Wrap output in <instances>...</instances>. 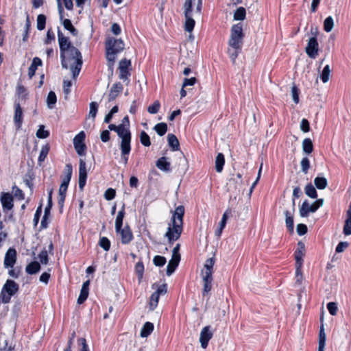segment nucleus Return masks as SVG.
<instances>
[{"mask_svg": "<svg viewBox=\"0 0 351 351\" xmlns=\"http://www.w3.org/2000/svg\"><path fill=\"white\" fill-rule=\"evenodd\" d=\"M62 25L64 27L69 30L73 35L75 36L77 34V30L73 27L71 23V21L69 19H64L62 20Z\"/></svg>", "mask_w": 351, "mask_h": 351, "instance_id": "obj_41", "label": "nucleus"}, {"mask_svg": "<svg viewBox=\"0 0 351 351\" xmlns=\"http://www.w3.org/2000/svg\"><path fill=\"white\" fill-rule=\"evenodd\" d=\"M154 130L159 136H162L166 133L167 130V125L165 123H157L154 126Z\"/></svg>", "mask_w": 351, "mask_h": 351, "instance_id": "obj_38", "label": "nucleus"}, {"mask_svg": "<svg viewBox=\"0 0 351 351\" xmlns=\"http://www.w3.org/2000/svg\"><path fill=\"white\" fill-rule=\"evenodd\" d=\"M184 214V206H179L176 208L172 217V225H169L165 233L170 243L178 240L182 232Z\"/></svg>", "mask_w": 351, "mask_h": 351, "instance_id": "obj_4", "label": "nucleus"}, {"mask_svg": "<svg viewBox=\"0 0 351 351\" xmlns=\"http://www.w3.org/2000/svg\"><path fill=\"white\" fill-rule=\"evenodd\" d=\"M331 70L329 65H326L322 72L320 77L324 83H326L330 78Z\"/></svg>", "mask_w": 351, "mask_h": 351, "instance_id": "obj_42", "label": "nucleus"}, {"mask_svg": "<svg viewBox=\"0 0 351 351\" xmlns=\"http://www.w3.org/2000/svg\"><path fill=\"white\" fill-rule=\"evenodd\" d=\"M108 128L110 130L115 131L121 139L120 143L121 156L123 163L126 165L128 160V155L131 150V133L128 117L125 116L123 117L120 125L110 124Z\"/></svg>", "mask_w": 351, "mask_h": 351, "instance_id": "obj_2", "label": "nucleus"}, {"mask_svg": "<svg viewBox=\"0 0 351 351\" xmlns=\"http://www.w3.org/2000/svg\"><path fill=\"white\" fill-rule=\"evenodd\" d=\"M115 194H116V192H115L114 189H108L106 191V192L104 193V197L107 200H111V199H114V197H115Z\"/></svg>", "mask_w": 351, "mask_h": 351, "instance_id": "obj_62", "label": "nucleus"}, {"mask_svg": "<svg viewBox=\"0 0 351 351\" xmlns=\"http://www.w3.org/2000/svg\"><path fill=\"white\" fill-rule=\"evenodd\" d=\"M300 130L303 132H308L310 130L309 122L306 119H302L300 122Z\"/></svg>", "mask_w": 351, "mask_h": 351, "instance_id": "obj_59", "label": "nucleus"}, {"mask_svg": "<svg viewBox=\"0 0 351 351\" xmlns=\"http://www.w3.org/2000/svg\"><path fill=\"white\" fill-rule=\"evenodd\" d=\"M41 64L42 61L39 58L36 57L33 59L32 63L28 69V75L30 78L34 75L37 67Z\"/></svg>", "mask_w": 351, "mask_h": 351, "instance_id": "obj_25", "label": "nucleus"}, {"mask_svg": "<svg viewBox=\"0 0 351 351\" xmlns=\"http://www.w3.org/2000/svg\"><path fill=\"white\" fill-rule=\"evenodd\" d=\"M285 217H286V219H285L286 226L291 232H293V228H294L293 214L288 210H286L285 212Z\"/></svg>", "mask_w": 351, "mask_h": 351, "instance_id": "obj_26", "label": "nucleus"}, {"mask_svg": "<svg viewBox=\"0 0 351 351\" xmlns=\"http://www.w3.org/2000/svg\"><path fill=\"white\" fill-rule=\"evenodd\" d=\"M160 295L155 292L152 294L149 301V307L151 310H154L158 305Z\"/></svg>", "mask_w": 351, "mask_h": 351, "instance_id": "obj_48", "label": "nucleus"}, {"mask_svg": "<svg viewBox=\"0 0 351 351\" xmlns=\"http://www.w3.org/2000/svg\"><path fill=\"white\" fill-rule=\"evenodd\" d=\"M123 86L121 83H115L112 85L110 88V93L108 95V100L112 101L117 98L119 94L122 91Z\"/></svg>", "mask_w": 351, "mask_h": 351, "instance_id": "obj_19", "label": "nucleus"}, {"mask_svg": "<svg viewBox=\"0 0 351 351\" xmlns=\"http://www.w3.org/2000/svg\"><path fill=\"white\" fill-rule=\"evenodd\" d=\"M335 25L334 19L332 16H328L324 21V29L326 32H330Z\"/></svg>", "mask_w": 351, "mask_h": 351, "instance_id": "obj_32", "label": "nucleus"}, {"mask_svg": "<svg viewBox=\"0 0 351 351\" xmlns=\"http://www.w3.org/2000/svg\"><path fill=\"white\" fill-rule=\"evenodd\" d=\"M300 166L302 171L305 174L307 173L308 170L310 167L309 160L306 157L303 158L300 162Z\"/></svg>", "mask_w": 351, "mask_h": 351, "instance_id": "obj_52", "label": "nucleus"}, {"mask_svg": "<svg viewBox=\"0 0 351 351\" xmlns=\"http://www.w3.org/2000/svg\"><path fill=\"white\" fill-rule=\"evenodd\" d=\"M68 187L61 186L59 189V193H58V204L61 208L63 207L64 202L66 196V192L67 191Z\"/></svg>", "mask_w": 351, "mask_h": 351, "instance_id": "obj_33", "label": "nucleus"}, {"mask_svg": "<svg viewBox=\"0 0 351 351\" xmlns=\"http://www.w3.org/2000/svg\"><path fill=\"white\" fill-rule=\"evenodd\" d=\"M156 167L161 171L165 172L170 171V162L166 157L160 158L156 163Z\"/></svg>", "mask_w": 351, "mask_h": 351, "instance_id": "obj_23", "label": "nucleus"}, {"mask_svg": "<svg viewBox=\"0 0 351 351\" xmlns=\"http://www.w3.org/2000/svg\"><path fill=\"white\" fill-rule=\"evenodd\" d=\"M2 206L7 209H11L12 204V197L9 193H5L1 198Z\"/></svg>", "mask_w": 351, "mask_h": 351, "instance_id": "obj_27", "label": "nucleus"}, {"mask_svg": "<svg viewBox=\"0 0 351 351\" xmlns=\"http://www.w3.org/2000/svg\"><path fill=\"white\" fill-rule=\"evenodd\" d=\"M306 53L311 58H315L317 56L318 43L315 36L309 39L306 47Z\"/></svg>", "mask_w": 351, "mask_h": 351, "instance_id": "obj_16", "label": "nucleus"}, {"mask_svg": "<svg viewBox=\"0 0 351 351\" xmlns=\"http://www.w3.org/2000/svg\"><path fill=\"white\" fill-rule=\"evenodd\" d=\"M244 33L241 23L234 25L231 28L230 37L228 40L229 48L228 52L230 58L234 61L243 44Z\"/></svg>", "mask_w": 351, "mask_h": 351, "instance_id": "obj_5", "label": "nucleus"}, {"mask_svg": "<svg viewBox=\"0 0 351 351\" xmlns=\"http://www.w3.org/2000/svg\"><path fill=\"white\" fill-rule=\"evenodd\" d=\"M212 282L213 281H203L204 282V289L202 291L203 295L208 293L212 289Z\"/></svg>", "mask_w": 351, "mask_h": 351, "instance_id": "obj_64", "label": "nucleus"}, {"mask_svg": "<svg viewBox=\"0 0 351 351\" xmlns=\"http://www.w3.org/2000/svg\"><path fill=\"white\" fill-rule=\"evenodd\" d=\"M302 267V265H295V280L298 284H301L304 278Z\"/></svg>", "mask_w": 351, "mask_h": 351, "instance_id": "obj_49", "label": "nucleus"}, {"mask_svg": "<svg viewBox=\"0 0 351 351\" xmlns=\"http://www.w3.org/2000/svg\"><path fill=\"white\" fill-rule=\"evenodd\" d=\"M169 145L172 147L173 150L179 149L180 143L177 137L172 134H169L167 136Z\"/></svg>", "mask_w": 351, "mask_h": 351, "instance_id": "obj_30", "label": "nucleus"}, {"mask_svg": "<svg viewBox=\"0 0 351 351\" xmlns=\"http://www.w3.org/2000/svg\"><path fill=\"white\" fill-rule=\"evenodd\" d=\"M343 232L346 236L351 234V217H346L343 226Z\"/></svg>", "mask_w": 351, "mask_h": 351, "instance_id": "obj_46", "label": "nucleus"}, {"mask_svg": "<svg viewBox=\"0 0 351 351\" xmlns=\"http://www.w3.org/2000/svg\"><path fill=\"white\" fill-rule=\"evenodd\" d=\"M46 23V17L43 14H39L37 17V29L43 30L45 29Z\"/></svg>", "mask_w": 351, "mask_h": 351, "instance_id": "obj_50", "label": "nucleus"}, {"mask_svg": "<svg viewBox=\"0 0 351 351\" xmlns=\"http://www.w3.org/2000/svg\"><path fill=\"white\" fill-rule=\"evenodd\" d=\"M154 328V324L149 322H145L141 329L140 336L142 338L147 337L153 332Z\"/></svg>", "mask_w": 351, "mask_h": 351, "instance_id": "obj_21", "label": "nucleus"}, {"mask_svg": "<svg viewBox=\"0 0 351 351\" xmlns=\"http://www.w3.org/2000/svg\"><path fill=\"white\" fill-rule=\"evenodd\" d=\"M57 101L56 95L54 92L50 91L47 98V104L49 108L52 109Z\"/></svg>", "mask_w": 351, "mask_h": 351, "instance_id": "obj_37", "label": "nucleus"}, {"mask_svg": "<svg viewBox=\"0 0 351 351\" xmlns=\"http://www.w3.org/2000/svg\"><path fill=\"white\" fill-rule=\"evenodd\" d=\"M72 176V166L71 164H67L65 166L64 175L62 178L61 186L68 187L69 183L71 180Z\"/></svg>", "mask_w": 351, "mask_h": 351, "instance_id": "obj_20", "label": "nucleus"}, {"mask_svg": "<svg viewBox=\"0 0 351 351\" xmlns=\"http://www.w3.org/2000/svg\"><path fill=\"white\" fill-rule=\"evenodd\" d=\"M202 0H185L183 5L184 15V28L185 31L193 30L195 19L201 15Z\"/></svg>", "mask_w": 351, "mask_h": 351, "instance_id": "obj_3", "label": "nucleus"}, {"mask_svg": "<svg viewBox=\"0 0 351 351\" xmlns=\"http://www.w3.org/2000/svg\"><path fill=\"white\" fill-rule=\"evenodd\" d=\"M180 248V245L178 243L173 249L172 250V255L171 258L169 261V263L167 267V275L171 276L174 271L176 270V267L178 266L179 263L180 261V254L179 253Z\"/></svg>", "mask_w": 351, "mask_h": 351, "instance_id": "obj_9", "label": "nucleus"}, {"mask_svg": "<svg viewBox=\"0 0 351 351\" xmlns=\"http://www.w3.org/2000/svg\"><path fill=\"white\" fill-rule=\"evenodd\" d=\"M326 335L324 331V327L322 324L319 329V346L318 348H324L326 344Z\"/></svg>", "mask_w": 351, "mask_h": 351, "instance_id": "obj_34", "label": "nucleus"}, {"mask_svg": "<svg viewBox=\"0 0 351 351\" xmlns=\"http://www.w3.org/2000/svg\"><path fill=\"white\" fill-rule=\"evenodd\" d=\"M327 308L332 315H336L338 311V306L336 302H330L327 304Z\"/></svg>", "mask_w": 351, "mask_h": 351, "instance_id": "obj_54", "label": "nucleus"}, {"mask_svg": "<svg viewBox=\"0 0 351 351\" xmlns=\"http://www.w3.org/2000/svg\"><path fill=\"white\" fill-rule=\"evenodd\" d=\"M36 136L39 138H46L49 136V132L45 130V126L43 125H40L36 133Z\"/></svg>", "mask_w": 351, "mask_h": 351, "instance_id": "obj_44", "label": "nucleus"}, {"mask_svg": "<svg viewBox=\"0 0 351 351\" xmlns=\"http://www.w3.org/2000/svg\"><path fill=\"white\" fill-rule=\"evenodd\" d=\"M124 214H125L124 208H122V209L118 212L117 217H116V220H115L116 231H119L120 228H121V226H122Z\"/></svg>", "mask_w": 351, "mask_h": 351, "instance_id": "obj_31", "label": "nucleus"}, {"mask_svg": "<svg viewBox=\"0 0 351 351\" xmlns=\"http://www.w3.org/2000/svg\"><path fill=\"white\" fill-rule=\"evenodd\" d=\"M88 295V290L81 289L80 294L77 299V303L82 304L87 298Z\"/></svg>", "mask_w": 351, "mask_h": 351, "instance_id": "obj_56", "label": "nucleus"}, {"mask_svg": "<svg viewBox=\"0 0 351 351\" xmlns=\"http://www.w3.org/2000/svg\"><path fill=\"white\" fill-rule=\"evenodd\" d=\"M131 66V61L125 58L122 59L119 65V78L121 80H128L130 73L128 71L129 67Z\"/></svg>", "mask_w": 351, "mask_h": 351, "instance_id": "obj_14", "label": "nucleus"}, {"mask_svg": "<svg viewBox=\"0 0 351 351\" xmlns=\"http://www.w3.org/2000/svg\"><path fill=\"white\" fill-rule=\"evenodd\" d=\"M160 108V104L159 101L156 100L154 102V104L152 105H150L149 106H148L147 111L149 113L154 114L158 112Z\"/></svg>", "mask_w": 351, "mask_h": 351, "instance_id": "obj_51", "label": "nucleus"}, {"mask_svg": "<svg viewBox=\"0 0 351 351\" xmlns=\"http://www.w3.org/2000/svg\"><path fill=\"white\" fill-rule=\"evenodd\" d=\"M124 49V43L121 39L108 38L106 42V56L108 61V66L112 69L117 58V54Z\"/></svg>", "mask_w": 351, "mask_h": 351, "instance_id": "obj_6", "label": "nucleus"}, {"mask_svg": "<svg viewBox=\"0 0 351 351\" xmlns=\"http://www.w3.org/2000/svg\"><path fill=\"white\" fill-rule=\"evenodd\" d=\"M116 232L120 235L123 244H128L133 239L132 232L128 226L120 228V230Z\"/></svg>", "mask_w": 351, "mask_h": 351, "instance_id": "obj_17", "label": "nucleus"}, {"mask_svg": "<svg viewBox=\"0 0 351 351\" xmlns=\"http://www.w3.org/2000/svg\"><path fill=\"white\" fill-rule=\"evenodd\" d=\"M58 43L60 49L62 65L69 69L73 78L75 80L82 68V58L80 51L71 45L69 39L60 32L58 33Z\"/></svg>", "mask_w": 351, "mask_h": 351, "instance_id": "obj_1", "label": "nucleus"}, {"mask_svg": "<svg viewBox=\"0 0 351 351\" xmlns=\"http://www.w3.org/2000/svg\"><path fill=\"white\" fill-rule=\"evenodd\" d=\"M155 293H158V295H165L167 293V285H157Z\"/></svg>", "mask_w": 351, "mask_h": 351, "instance_id": "obj_63", "label": "nucleus"}, {"mask_svg": "<svg viewBox=\"0 0 351 351\" xmlns=\"http://www.w3.org/2000/svg\"><path fill=\"white\" fill-rule=\"evenodd\" d=\"M38 258L40 259V261L43 264H47L48 263V254L47 250H44L40 252V253L38 255Z\"/></svg>", "mask_w": 351, "mask_h": 351, "instance_id": "obj_61", "label": "nucleus"}, {"mask_svg": "<svg viewBox=\"0 0 351 351\" xmlns=\"http://www.w3.org/2000/svg\"><path fill=\"white\" fill-rule=\"evenodd\" d=\"M229 214H230V211L229 210H226L223 214V216H222V218H221V220L219 224V227L218 228L215 230V235L217 237H219L221 235V233H222V231L223 230V228H225L226 226V221H227V219L228 218V216H229Z\"/></svg>", "mask_w": 351, "mask_h": 351, "instance_id": "obj_24", "label": "nucleus"}, {"mask_svg": "<svg viewBox=\"0 0 351 351\" xmlns=\"http://www.w3.org/2000/svg\"><path fill=\"white\" fill-rule=\"evenodd\" d=\"M99 245L106 251H108L110 247V242L106 237H101L99 240Z\"/></svg>", "mask_w": 351, "mask_h": 351, "instance_id": "obj_55", "label": "nucleus"}, {"mask_svg": "<svg viewBox=\"0 0 351 351\" xmlns=\"http://www.w3.org/2000/svg\"><path fill=\"white\" fill-rule=\"evenodd\" d=\"M291 97L295 104L299 102V90L295 85L291 88Z\"/></svg>", "mask_w": 351, "mask_h": 351, "instance_id": "obj_58", "label": "nucleus"}, {"mask_svg": "<svg viewBox=\"0 0 351 351\" xmlns=\"http://www.w3.org/2000/svg\"><path fill=\"white\" fill-rule=\"evenodd\" d=\"M16 261V251L10 248L5 255L3 265L5 268H12Z\"/></svg>", "mask_w": 351, "mask_h": 351, "instance_id": "obj_15", "label": "nucleus"}, {"mask_svg": "<svg viewBox=\"0 0 351 351\" xmlns=\"http://www.w3.org/2000/svg\"><path fill=\"white\" fill-rule=\"evenodd\" d=\"M140 141L141 143L145 147H149L151 145L149 136L144 131H142L140 134Z\"/></svg>", "mask_w": 351, "mask_h": 351, "instance_id": "obj_47", "label": "nucleus"}, {"mask_svg": "<svg viewBox=\"0 0 351 351\" xmlns=\"http://www.w3.org/2000/svg\"><path fill=\"white\" fill-rule=\"evenodd\" d=\"M213 336V331L210 326H204L199 334V343L203 349L208 347L209 341Z\"/></svg>", "mask_w": 351, "mask_h": 351, "instance_id": "obj_11", "label": "nucleus"}, {"mask_svg": "<svg viewBox=\"0 0 351 351\" xmlns=\"http://www.w3.org/2000/svg\"><path fill=\"white\" fill-rule=\"evenodd\" d=\"M49 145L46 144V145L42 146L40 152V154L38 156V159L39 163H41L45 160V159L46 158V157L49 153Z\"/></svg>", "mask_w": 351, "mask_h": 351, "instance_id": "obj_40", "label": "nucleus"}, {"mask_svg": "<svg viewBox=\"0 0 351 351\" xmlns=\"http://www.w3.org/2000/svg\"><path fill=\"white\" fill-rule=\"evenodd\" d=\"M305 193L307 196H308L311 198H316L317 196V191L315 189V187L311 184H308L305 186L304 189Z\"/></svg>", "mask_w": 351, "mask_h": 351, "instance_id": "obj_39", "label": "nucleus"}, {"mask_svg": "<svg viewBox=\"0 0 351 351\" xmlns=\"http://www.w3.org/2000/svg\"><path fill=\"white\" fill-rule=\"evenodd\" d=\"M135 271L138 275V281L141 282L144 273V266L142 262H138L135 265Z\"/></svg>", "mask_w": 351, "mask_h": 351, "instance_id": "obj_45", "label": "nucleus"}, {"mask_svg": "<svg viewBox=\"0 0 351 351\" xmlns=\"http://www.w3.org/2000/svg\"><path fill=\"white\" fill-rule=\"evenodd\" d=\"M245 8L240 7L237 8L234 14V19L242 21L245 18Z\"/></svg>", "mask_w": 351, "mask_h": 351, "instance_id": "obj_43", "label": "nucleus"}, {"mask_svg": "<svg viewBox=\"0 0 351 351\" xmlns=\"http://www.w3.org/2000/svg\"><path fill=\"white\" fill-rule=\"evenodd\" d=\"M85 138V134L84 132H80L77 135L75 136L73 138V145L77 153L80 155H84L86 152V145L84 143Z\"/></svg>", "mask_w": 351, "mask_h": 351, "instance_id": "obj_12", "label": "nucleus"}, {"mask_svg": "<svg viewBox=\"0 0 351 351\" xmlns=\"http://www.w3.org/2000/svg\"><path fill=\"white\" fill-rule=\"evenodd\" d=\"M18 289L19 286L14 281L8 280L0 294V302L5 304L9 302L11 296L16 293Z\"/></svg>", "mask_w": 351, "mask_h": 351, "instance_id": "obj_7", "label": "nucleus"}, {"mask_svg": "<svg viewBox=\"0 0 351 351\" xmlns=\"http://www.w3.org/2000/svg\"><path fill=\"white\" fill-rule=\"evenodd\" d=\"M79 165V187L82 190L86 184L87 178L86 164L84 159H80Z\"/></svg>", "mask_w": 351, "mask_h": 351, "instance_id": "obj_13", "label": "nucleus"}, {"mask_svg": "<svg viewBox=\"0 0 351 351\" xmlns=\"http://www.w3.org/2000/svg\"><path fill=\"white\" fill-rule=\"evenodd\" d=\"M302 149L306 154H311L313 152V143L310 138H305L302 141Z\"/></svg>", "mask_w": 351, "mask_h": 351, "instance_id": "obj_36", "label": "nucleus"}, {"mask_svg": "<svg viewBox=\"0 0 351 351\" xmlns=\"http://www.w3.org/2000/svg\"><path fill=\"white\" fill-rule=\"evenodd\" d=\"M40 266L38 262H32L26 267V271L29 274H34L40 270Z\"/></svg>", "mask_w": 351, "mask_h": 351, "instance_id": "obj_35", "label": "nucleus"}, {"mask_svg": "<svg viewBox=\"0 0 351 351\" xmlns=\"http://www.w3.org/2000/svg\"><path fill=\"white\" fill-rule=\"evenodd\" d=\"M213 257L206 260L204 268L201 271V276L203 281H213V266L215 265Z\"/></svg>", "mask_w": 351, "mask_h": 351, "instance_id": "obj_10", "label": "nucleus"}, {"mask_svg": "<svg viewBox=\"0 0 351 351\" xmlns=\"http://www.w3.org/2000/svg\"><path fill=\"white\" fill-rule=\"evenodd\" d=\"M14 120L17 129H19L23 122V110L19 104L15 106V113Z\"/></svg>", "mask_w": 351, "mask_h": 351, "instance_id": "obj_22", "label": "nucleus"}, {"mask_svg": "<svg viewBox=\"0 0 351 351\" xmlns=\"http://www.w3.org/2000/svg\"><path fill=\"white\" fill-rule=\"evenodd\" d=\"M314 184L318 189L323 190L327 187L328 180L324 177L317 176L314 179Z\"/></svg>", "mask_w": 351, "mask_h": 351, "instance_id": "obj_29", "label": "nucleus"}, {"mask_svg": "<svg viewBox=\"0 0 351 351\" xmlns=\"http://www.w3.org/2000/svg\"><path fill=\"white\" fill-rule=\"evenodd\" d=\"M305 254V246L302 242L298 243L297 250L295 252V265H302L303 257Z\"/></svg>", "mask_w": 351, "mask_h": 351, "instance_id": "obj_18", "label": "nucleus"}, {"mask_svg": "<svg viewBox=\"0 0 351 351\" xmlns=\"http://www.w3.org/2000/svg\"><path fill=\"white\" fill-rule=\"evenodd\" d=\"M324 204V199H319L310 204L307 200L302 202L300 209V215L302 217H307L309 213H315L319 208L322 207Z\"/></svg>", "mask_w": 351, "mask_h": 351, "instance_id": "obj_8", "label": "nucleus"}, {"mask_svg": "<svg viewBox=\"0 0 351 351\" xmlns=\"http://www.w3.org/2000/svg\"><path fill=\"white\" fill-rule=\"evenodd\" d=\"M153 262L156 266L162 267L166 263V258L164 256H156L153 259Z\"/></svg>", "mask_w": 351, "mask_h": 351, "instance_id": "obj_57", "label": "nucleus"}, {"mask_svg": "<svg viewBox=\"0 0 351 351\" xmlns=\"http://www.w3.org/2000/svg\"><path fill=\"white\" fill-rule=\"evenodd\" d=\"M225 163L224 156L221 153H219L215 159V169L218 173H221Z\"/></svg>", "mask_w": 351, "mask_h": 351, "instance_id": "obj_28", "label": "nucleus"}, {"mask_svg": "<svg viewBox=\"0 0 351 351\" xmlns=\"http://www.w3.org/2000/svg\"><path fill=\"white\" fill-rule=\"evenodd\" d=\"M349 246V243L346 241L340 242L336 247L335 251L337 253H341Z\"/></svg>", "mask_w": 351, "mask_h": 351, "instance_id": "obj_60", "label": "nucleus"}, {"mask_svg": "<svg viewBox=\"0 0 351 351\" xmlns=\"http://www.w3.org/2000/svg\"><path fill=\"white\" fill-rule=\"evenodd\" d=\"M98 109V105L96 102L93 101L90 104V110L88 115L92 117L93 119H95Z\"/></svg>", "mask_w": 351, "mask_h": 351, "instance_id": "obj_53", "label": "nucleus"}]
</instances>
